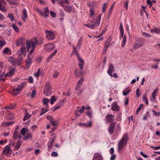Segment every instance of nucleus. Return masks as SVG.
<instances>
[{
    "instance_id": "f3484780",
    "label": "nucleus",
    "mask_w": 160,
    "mask_h": 160,
    "mask_svg": "<svg viewBox=\"0 0 160 160\" xmlns=\"http://www.w3.org/2000/svg\"><path fill=\"white\" fill-rule=\"evenodd\" d=\"M28 18V14L27 11L25 8L23 9L22 18L23 21L25 22Z\"/></svg>"
},
{
    "instance_id": "bf43d9fd",
    "label": "nucleus",
    "mask_w": 160,
    "mask_h": 160,
    "mask_svg": "<svg viewBox=\"0 0 160 160\" xmlns=\"http://www.w3.org/2000/svg\"><path fill=\"white\" fill-rule=\"evenodd\" d=\"M10 51V49L8 48H5L3 51V53L5 54H8Z\"/></svg>"
},
{
    "instance_id": "5fc2aeb1",
    "label": "nucleus",
    "mask_w": 160,
    "mask_h": 160,
    "mask_svg": "<svg viewBox=\"0 0 160 160\" xmlns=\"http://www.w3.org/2000/svg\"><path fill=\"white\" fill-rule=\"evenodd\" d=\"M15 105V104H13L12 105H10L9 106H6L4 108L8 109H12L14 108Z\"/></svg>"
},
{
    "instance_id": "b1692460",
    "label": "nucleus",
    "mask_w": 160,
    "mask_h": 160,
    "mask_svg": "<svg viewBox=\"0 0 160 160\" xmlns=\"http://www.w3.org/2000/svg\"><path fill=\"white\" fill-rule=\"evenodd\" d=\"M28 130V128H23L21 130L20 133L22 135L24 136L26 132H27Z\"/></svg>"
},
{
    "instance_id": "0e129e2a",
    "label": "nucleus",
    "mask_w": 160,
    "mask_h": 160,
    "mask_svg": "<svg viewBox=\"0 0 160 160\" xmlns=\"http://www.w3.org/2000/svg\"><path fill=\"white\" fill-rule=\"evenodd\" d=\"M86 114L90 118H91L92 117V113L91 112H90L89 111H88L86 113Z\"/></svg>"
},
{
    "instance_id": "680f3d73",
    "label": "nucleus",
    "mask_w": 160,
    "mask_h": 160,
    "mask_svg": "<svg viewBox=\"0 0 160 160\" xmlns=\"http://www.w3.org/2000/svg\"><path fill=\"white\" fill-rule=\"evenodd\" d=\"M59 75V73L57 71H55L53 74V77L54 78H57Z\"/></svg>"
},
{
    "instance_id": "412c9836",
    "label": "nucleus",
    "mask_w": 160,
    "mask_h": 160,
    "mask_svg": "<svg viewBox=\"0 0 160 160\" xmlns=\"http://www.w3.org/2000/svg\"><path fill=\"white\" fill-rule=\"evenodd\" d=\"M78 59L79 61L78 66H79L81 70H82L83 68L84 61L80 57H79L78 56Z\"/></svg>"
},
{
    "instance_id": "c03bdc74",
    "label": "nucleus",
    "mask_w": 160,
    "mask_h": 160,
    "mask_svg": "<svg viewBox=\"0 0 160 160\" xmlns=\"http://www.w3.org/2000/svg\"><path fill=\"white\" fill-rule=\"evenodd\" d=\"M26 84V82H22L21 85H18V87L22 90L23 88H24V86Z\"/></svg>"
},
{
    "instance_id": "79ce46f5",
    "label": "nucleus",
    "mask_w": 160,
    "mask_h": 160,
    "mask_svg": "<svg viewBox=\"0 0 160 160\" xmlns=\"http://www.w3.org/2000/svg\"><path fill=\"white\" fill-rule=\"evenodd\" d=\"M35 48H32L31 50L30 51L29 54H28L27 57H31V58H33V55H32V53H33V52L34 51Z\"/></svg>"
},
{
    "instance_id": "2eb2a0df",
    "label": "nucleus",
    "mask_w": 160,
    "mask_h": 160,
    "mask_svg": "<svg viewBox=\"0 0 160 160\" xmlns=\"http://www.w3.org/2000/svg\"><path fill=\"white\" fill-rule=\"evenodd\" d=\"M15 72V68L11 69L5 75V77H11L14 74Z\"/></svg>"
},
{
    "instance_id": "9b49d317",
    "label": "nucleus",
    "mask_w": 160,
    "mask_h": 160,
    "mask_svg": "<svg viewBox=\"0 0 160 160\" xmlns=\"http://www.w3.org/2000/svg\"><path fill=\"white\" fill-rule=\"evenodd\" d=\"M115 127V124L114 123H111L108 128V130L109 133L110 135L113 134Z\"/></svg>"
},
{
    "instance_id": "6e6d98bb",
    "label": "nucleus",
    "mask_w": 160,
    "mask_h": 160,
    "mask_svg": "<svg viewBox=\"0 0 160 160\" xmlns=\"http://www.w3.org/2000/svg\"><path fill=\"white\" fill-rule=\"evenodd\" d=\"M47 118L51 122L52 120H54V118L51 115H48L47 117Z\"/></svg>"
},
{
    "instance_id": "3c124183",
    "label": "nucleus",
    "mask_w": 160,
    "mask_h": 160,
    "mask_svg": "<svg viewBox=\"0 0 160 160\" xmlns=\"http://www.w3.org/2000/svg\"><path fill=\"white\" fill-rule=\"evenodd\" d=\"M82 41V38H81L78 41V43L77 45L76 48H78L79 49H80V47L81 45V42Z\"/></svg>"
},
{
    "instance_id": "c9c22d12",
    "label": "nucleus",
    "mask_w": 160,
    "mask_h": 160,
    "mask_svg": "<svg viewBox=\"0 0 160 160\" xmlns=\"http://www.w3.org/2000/svg\"><path fill=\"white\" fill-rule=\"evenodd\" d=\"M57 52V49H56L54 52L53 53H52L48 57V60H49L51 59L55 55V54Z\"/></svg>"
},
{
    "instance_id": "a19ab883",
    "label": "nucleus",
    "mask_w": 160,
    "mask_h": 160,
    "mask_svg": "<svg viewBox=\"0 0 160 160\" xmlns=\"http://www.w3.org/2000/svg\"><path fill=\"white\" fill-rule=\"evenodd\" d=\"M49 110V109L48 108H46L45 109L44 108H42V109L41 112L40 113V115L41 116L43 115L44 113H45L46 112L48 111Z\"/></svg>"
},
{
    "instance_id": "69168bd1",
    "label": "nucleus",
    "mask_w": 160,
    "mask_h": 160,
    "mask_svg": "<svg viewBox=\"0 0 160 160\" xmlns=\"http://www.w3.org/2000/svg\"><path fill=\"white\" fill-rule=\"evenodd\" d=\"M28 82L29 83H32L33 82V80L32 76H30L28 78Z\"/></svg>"
},
{
    "instance_id": "5701e85b",
    "label": "nucleus",
    "mask_w": 160,
    "mask_h": 160,
    "mask_svg": "<svg viewBox=\"0 0 160 160\" xmlns=\"http://www.w3.org/2000/svg\"><path fill=\"white\" fill-rule=\"evenodd\" d=\"M21 91V90L18 86L17 88L13 89L12 94L13 95H16L19 94Z\"/></svg>"
},
{
    "instance_id": "58836bf2",
    "label": "nucleus",
    "mask_w": 160,
    "mask_h": 160,
    "mask_svg": "<svg viewBox=\"0 0 160 160\" xmlns=\"http://www.w3.org/2000/svg\"><path fill=\"white\" fill-rule=\"evenodd\" d=\"M6 44V42L4 40H0V48H2Z\"/></svg>"
},
{
    "instance_id": "cd10ccee",
    "label": "nucleus",
    "mask_w": 160,
    "mask_h": 160,
    "mask_svg": "<svg viewBox=\"0 0 160 160\" xmlns=\"http://www.w3.org/2000/svg\"><path fill=\"white\" fill-rule=\"evenodd\" d=\"M126 36L125 35L124 36L122 39L121 44V46L122 48H123L125 46L126 44Z\"/></svg>"
},
{
    "instance_id": "774afa93",
    "label": "nucleus",
    "mask_w": 160,
    "mask_h": 160,
    "mask_svg": "<svg viewBox=\"0 0 160 160\" xmlns=\"http://www.w3.org/2000/svg\"><path fill=\"white\" fill-rule=\"evenodd\" d=\"M37 128V125H35L32 126L30 128L32 129V130L34 131V130L36 129Z\"/></svg>"
},
{
    "instance_id": "37998d69",
    "label": "nucleus",
    "mask_w": 160,
    "mask_h": 160,
    "mask_svg": "<svg viewBox=\"0 0 160 160\" xmlns=\"http://www.w3.org/2000/svg\"><path fill=\"white\" fill-rule=\"evenodd\" d=\"M73 51L72 52V53H75V54H76L78 58V56L79 57H80V56L79 55V54L78 53V51L76 50V48H76V47H75L74 46L73 47Z\"/></svg>"
},
{
    "instance_id": "f03ea898",
    "label": "nucleus",
    "mask_w": 160,
    "mask_h": 160,
    "mask_svg": "<svg viewBox=\"0 0 160 160\" xmlns=\"http://www.w3.org/2000/svg\"><path fill=\"white\" fill-rule=\"evenodd\" d=\"M36 38H35L30 40H27L26 42L27 49L28 51L30 48H35L36 46Z\"/></svg>"
},
{
    "instance_id": "20e7f679",
    "label": "nucleus",
    "mask_w": 160,
    "mask_h": 160,
    "mask_svg": "<svg viewBox=\"0 0 160 160\" xmlns=\"http://www.w3.org/2000/svg\"><path fill=\"white\" fill-rule=\"evenodd\" d=\"M102 15V14L101 13H100L98 16L97 18L96 19L95 21V20L94 19H93L92 21V24H91V28L93 29L99 25Z\"/></svg>"
},
{
    "instance_id": "052dcab7",
    "label": "nucleus",
    "mask_w": 160,
    "mask_h": 160,
    "mask_svg": "<svg viewBox=\"0 0 160 160\" xmlns=\"http://www.w3.org/2000/svg\"><path fill=\"white\" fill-rule=\"evenodd\" d=\"M37 11L38 12L40 15L44 17H45V14L44 12L43 11H41L39 9H38Z\"/></svg>"
},
{
    "instance_id": "338daca9",
    "label": "nucleus",
    "mask_w": 160,
    "mask_h": 160,
    "mask_svg": "<svg viewBox=\"0 0 160 160\" xmlns=\"http://www.w3.org/2000/svg\"><path fill=\"white\" fill-rule=\"evenodd\" d=\"M16 45L17 46L19 45L20 44H21L22 43V40L21 39H18L16 42Z\"/></svg>"
},
{
    "instance_id": "f704fd0d",
    "label": "nucleus",
    "mask_w": 160,
    "mask_h": 160,
    "mask_svg": "<svg viewBox=\"0 0 160 160\" xmlns=\"http://www.w3.org/2000/svg\"><path fill=\"white\" fill-rule=\"evenodd\" d=\"M19 134L18 132H14L13 135V139L14 140H16L18 138V136Z\"/></svg>"
},
{
    "instance_id": "4c0bfd02",
    "label": "nucleus",
    "mask_w": 160,
    "mask_h": 160,
    "mask_svg": "<svg viewBox=\"0 0 160 160\" xmlns=\"http://www.w3.org/2000/svg\"><path fill=\"white\" fill-rule=\"evenodd\" d=\"M143 105L142 104H141L138 108L137 111H136V113L137 114H138V112L140 111L141 109L143 108Z\"/></svg>"
},
{
    "instance_id": "09e8293b",
    "label": "nucleus",
    "mask_w": 160,
    "mask_h": 160,
    "mask_svg": "<svg viewBox=\"0 0 160 160\" xmlns=\"http://www.w3.org/2000/svg\"><path fill=\"white\" fill-rule=\"evenodd\" d=\"M82 124L83 126L84 127H89L91 126V122L89 121L87 123H83Z\"/></svg>"
},
{
    "instance_id": "a18cd8bd",
    "label": "nucleus",
    "mask_w": 160,
    "mask_h": 160,
    "mask_svg": "<svg viewBox=\"0 0 160 160\" xmlns=\"http://www.w3.org/2000/svg\"><path fill=\"white\" fill-rule=\"evenodd\" d=\"M26 84V82H22L21 85H18V87L22 90L23 88H24V86Z\"/></svg>"
},
{
    "instance_id": "7c9ffc66",
    "label": "nucleus",
    "mask_w": 160,
    "mask_h": 160,
    "mask_svg": "<svg viewBox=\"0 0 160 160\" xmlns=\"http://www.w3.org/2000/svg\"><path fill=\"white\" fill-rule=\"evenodd\" d=\"M7 18H9L12 21H13L15 19L14 15L12 13H9L7 16Z\"/></svg>"
},
{
    "instance_id": "4be33fe9",
    "label": "nucleus",
    "mask_w": 160,
    "mask_h": 160,
    "mask_svg": "<svg viewBox=\"0 0 160 160\" xmlns=\"http://www.w3.org/2000/svg\"><path fill=\"white\" fill-rule=\"evenodd\" d=\"M32 134L31 132L28 133L26 136H24L23 138L24 140H27L28 139H32Z\"/></svg>"
},
{
    "instance_id": "e433bc0d",
    "label": "nucleus",
    "mask_w": 160,
    "mask_h": 160,
    "mask_svg": "<svg viewBox=\"0 0 160 160\" xmlns=\"http://www.w3.org/2000/svg\"><path fill=\"white\" fill-rule=\"evenodd\" d=\"M131 91V89H128V90H127V89H125L123 91V95L124 96H126L129 92H130Z\"/></svg>"
},
{
    "instance_id": "49530a36",
    "label": "nucleus",
    "mask_w": 160,
    "mask_h": 160,
    "mask_svg": "<svg viewBox=\"0 0 160 160\" xmlns=\"http://www.w3.org/2000/svg\"><path fill=\"white\" fill-rule=\"evenodd\" d=\"M107 6V4L106 3H105L102 5V12L103 13H104L105 12Z\"/></svg>"
},
{
    "instance_id": "72a5a7b5",
    "label": "nucleus",
    "mask_w": 160,
    "mask_h": 160,
    "mask_svg": "<svg viewBox=\"0 0 160 160\" xmlns=\"http://www.w3.org/2000/svg\"><path fill=\"white\" fill-rule=\"evenodd\" d=\"M21 145V141H18L17 142L16 145L15 146V149H18L20 148Z\"/></svg>"
},
{
    "instance_id": "bb28decb",
    "label": "nucleus",
    "mask_w": 160,
    "mask_h": 160,
    "mask_svg": "<svg viewBox=\"0 0 160 160\" xmlns=\"http://www.w3.org/2000/svg\"><path fill=\"white\" fill-rule=\"evenodd\" d=\"M150 31L152 32H154L156 33L160 34V28H154V29H151Z\"/></svg>"
},
{
    "instance_id": "ddd939ff",
    "label": "nucleus",
    "mask_w": 160,
    "mask_h": 160,
    "mask_svg": "<svg viewBox=\"0 0 160 160\" xmlns=\"http://www.w3.org/2000/svg\"><path fill=\"white\" fill-rule=\"evenodd\" d=\"M32 58L27 57V59L25 61L27 68L29 69L32 62Z\"/></svg>"
},
{
    "instance_id": "ea45409f",
    "label": "nucleus",
    "mask_w": 160,
    "mask_h": 160,
    "mask_svg": "<svg viewBox=\"0 0 160 160\" xmlns=\"http://www.w3.org/2000/svg\"><path fill=\"white\" fill-rule=\"evenodd\" d=\"M12 26L16 32H19V29L15 24L12 23Z\"/></svg>"
},
{
    "instance_id": "e2e57ef3",
    "label": "nucleus",
    "mask_w": 160,
    "mask_h": 160,
    "mask_svg": "<svg viewBox=\"0 0 160 160\" xmlns=\"http://www.w3.org/2000/svg\"><path fill=\"white\" fill-rule=\"evenodd\" d=\"M43 42V41L41 39L39 41H38L36 39V45H41L42 44Z\"/></svg>"
},
{
    "instance_id": "f8f14e48",
    "label": "nucleus",
    "mask_w": 160,
    "mask_h": 160,
    "mask_svg": "<svg viewBox=\"0 0 160 160\" xmlns=\"http://www.w3.org/2000/svg\"><path fill=\"white\" fill-rule=\"evenodd\" d=\"M84 79L83 77H82L80 80L78 82L76 88H75V90L76 91H77L79 90L81 87V86L82 84V83L84 81Z\"/></svg>"
},
{
    "instance_id": "6e6552de",
    "label": "nucleus",
    "mask_w": 160,
    "mask_h": 160,
    "mask_svg": "<svg viewBox=\"0 0 160 160\" xmlns=\"http://www.w3.org/2000/svg\"><path fill=\"white\" fill-rule=\"evenodd\" d=\"M46 36L47 38L50 40H52L55 39V34L54 32L50 30L45 31Z\"/></svg>"
},
{
    "instance_id": "473e14b6",
    "label": "nucleus",
    "mask_w": 160,
    "mask_h": 160,
    "mask_svg": "<svg viewBox=\"0 0 160 160\" xmlns=\"http://www.w3.org/2000/svg\"><path fill=\"white\" fill-rule=\"evenodd\" d=\"M44 94L46 96H49L51 95L52 92L51 90H44Z\"/></svg>"
},
{
    "instance_id": "864d4df0",
    "label": "nucleus",
    "mask_w": 160,
    "mask_h": 160,
    "mask_svg": "<svg viewBox=\"0 0 160 160\" xmlns=\"http://www.w3.org/2000/svg\"><path fill=\"white\" fill-rule=\"evenodd\" d=\"M30 114H28V113H27L24 116L23 120L24 121H26L28 119L30 118Z\"/></svg>"
},
{
    "instance_id": "a211bd4d",
    "label": "nucleus",
    "mask_w": 160,
    "mask_h": 160,
    "mask_svg": "<svg viewBox=\"0 0 160 160\" xmlns=\"http://www.w3.org/2000/svg\"><path fill=\"white\" fill-rule=\"evenodd\" d=\"M23 58L21 56H18L17 58H15V64L20 65L21 64Z\"/></svg>"
},
{
    "instance_id": "de8ad7c7",
    "label": "nucleus",
    "mask_w": 160,
    "mask_h": 160,
    "mask_svg": "<svg viewBox=\"0 0 160 160\" xmlns=\"http://www.w3.org/2000/svg\"><path fill=\"white\" fill-rule=\"evenodd\" d=\"M56 100V98H55L54 96H52L50 101V103L51 105H52L55 102Z\"/></svg>"
},
{
    "instance_id": "39448f33",
    "label": "nucleus",
    "mask_w": 160,
    "mask_h": 160,
    "mask_svg": "<svg viewBox=\"0 0 160 160\" xmlns=\"http://www.w3.org/2000/svg\"><path fill=\"white\" fill-rule=\"evenodd\" d=\"M145 40L143 38L139 39L137 41L135 44L133 46L134 49L139 48L140 47H142L145 43Z\"/></svg>"
},
{
    "instance_id": "c85d7f7f",
    "label": "nucleus",
    "mask_w": 160,
    "mask_h": 160,
    "mask_svg": "<svg viewBox=\"0 0 160 160\" xmlns=\"http://www.w3.org/2000/svg\"><path fill=\"white\" fill-rule=\"evenodd\" d=\"M43 103L44 105L47 107L48 105V103L49 102V100L46 98H43L42 100Z\"/></svg>"
},
{
    "instance_id": "13d9d810",
    "label": "nucleus",
    "mask_w": 160,
    "mask_h": 160,
    "mask_svg": "<svg viewBox=\"0 0 160 160\" xmlns=\"http://www.w3.org/2000/svg\"><path fill=\"white\" fill-rule=\"evenodd\" d=\"M0 10L4 12L7 11V9L6 7L4 6H2V5L0 7Z\"/></svg>"
},
{
    "instance_id": "8fccbe9b",
    "label": "nucleus",
    "mask_w": 160,
    "mask_h": 160,
    "mask_svg": "<svg viewBox=\"0 0 160 160\" xmlns=\"http://www.w3.org/2000/svg\"><path fill=\"white\" fill-rule=\"evenodd\" d=\"M90 17L91 18L94 15L95 13L94 9L92 8H91L90 10Z\"/></svg>"
},
{
    "instance_id": "a878e982",
    "label": "nucleus",
    "mask_w": 160,
    "mask_h": 160,
    "mask_svg": "<svg viewBox=\"0 0 160 160\" xmlns=\"http://www.w3.org/2000/svg\"><path fill=\"white\" fill-rule=\"evenodd\" d=\"M13 123V122H3L1 124V126L3 127L8 126L11 125Z\"/></svg>"
},
{
    "instance_id": "7ed1b4c3",
    "label": "nucleus",
    "mask_w": 160,
    "mask_h": 160,
    "mask_svg": "<svg viewBox=\"0 0 160 160\" xmlns=\"http://www.w3.org/2000/svg\"><path fill=\"white\" fill-rule=\"evenodd\" d=\"M115 71L114 66L112 63H110L108 65V68L107 71L108 75L111 77H114L115 78H118V76L117 74L114 73L113 75L112 72Z\"/></svg>"
},
{
    "instance_id": "393cba45",
    "label": "nucleus",
    "mask_w": 160,
    "mask_h": 160,
    "mask_svg": "<svg viewBox=\"0 0 160 160\" xmlns=\"http://www.w3.org/2000/svg\"><path fill=\"white\" fill-rule=\"evenodd\" d=\"M142 99L143 101L145 102L146 105H148V101L147 97V94L146 93L143 95Z\"/></svg>"
},
{
    "instance_id": "0eeeda50",
    "label": "nucleus",
    "mask_w": 160,
    "mask_h": 160,
    "mask_svg": "<svg viewBox=\"0 0 160 160\" xmlns=\"http://www.w3.org/2000/svg\"><path fill=\"white\" fill-rule=\"evenodd\" d=\"M55 48V45L52 43H47L44 45L43 48L44 50L47 52H49L53 49Z\"/></svg>"
},
{
    "instance_id": "603ef678",
    "label": "nucleus",
    "mask_w": 160,
    "mask_h": 160,
    "mask_svg": "<svg viewBox=\"0 0 160 160\" xmlns=\"http://www.w3.org/2000/svg\"><path fill=\"white\" fill-rule=\"evenodd\" d=\"M9 61L13 64H15V58L11 57L9 59Z\"/></svg>"
},
{
    "instance_id": "423d86ee",
    "label": "nucleus",
    "mask_w": 160,
    "mask_h": 160,
    "mask_svg": "<svg viewBox=\"0 0 160 160\" xmlns=\"http://www.w3.org/2000/svg\"><path fill=\"white\" fill-rule=\"evenodd\" d=\"M11 145L8 144L6 146L2 151V154L9 156L12 154V150L10 149Z\"/></svg>"
},
{
    "instance_id": "6ab92c4d",
    "label": "nucleus",
    "mask_w": 160,
    "mask_h": 160,
    "mask_svg": "<svg viewBox=\"0 0 160 160\" xmlns=\"http://www.w3.org/2000/svg\"><path fill=\"white\" fill-rule=\"evenodd\" d=\"M119 30L120 31L119 39L122 38L124 35V30L122 24L121 23L119 26Z\"/></svg>"
},
{
    "instance_id": "c756f323",
    "label": "nucleus",
    "mask_w": 160,
    "mask_h": 160,
    "mask_svg": "<svg viewBox=\"0 0 160 160\" xmlns=\"http://www.w3.org/2000/svg\"><path fill=\"white\" fill-rule=\"evenodd\" d=\"M50 90V85L49 83L46 82L44 87V90Z\"/></svg>"
},
{
    "instance_id": "4d7b16f0",
    "label": "nucleus",
    "mask_w": 160,
    "mask_h": 160,
    "mask_svg": "<svg viewBox=\"0 0 160 160\" xmlns=\"http://www.w3.org/2000/svg\"><path fill=\"white\" fill-rule=\"evenodd\" d=\"M52 144H51L49 142L48 143V151H50L52 149Z\"/></svg>"
},
{
    "instance_id": "f257e3e1",
    "label": "nucleus",
    "mask_w": 160,
    "mask_h": 160,
    "mask_svg": "<svg viewBox=\"0 0 160 160\" xmlns=\"http://www.w3.org/2000/svg\"><path fill=\"white\" fill-rule=\"evenodd\" d=\"M128 139V134L124 133L118 143V151L119 152H120L124 149V147L127 145Z\"/></svg>"
},
{
    "instance_id": "1a4fd4ad",
    "label": "nucleus",
    "mask_w": 160,
    "mask_h": 160,
    "mask_svg": "<svg viewBox=\"0 0 160 160\" xmlns=\"http://www.w3.org/2000/svg\"><path fill=\"white\" fill-rule=\"evenodd\" d=\"M59 3L60 6L63 8L64 10L66 12H70L72 10V7L69 6H65V3H63L62 1L59 2Z\"/></svg>"
},
{
    "instance_id": "9d476101",
    "label": "nucleus",
    "mask_w": 160,
    "mask_h": 160,
    "mask_svg": "<svg viewBox=\"0 0 160 160\" xmlns=\"http://www.w3.org/2000/svg\"><path fill=\"white\" fill-rule=\"evenodd\" d=\"M105 119L106 123L112 122L114 121V115L108 114L106 116Z\"/></svg>"
},
{
    "instance_id": "2f4dec72",
    "label": "nucleus",
    "mask_w": 160,
    "mask_h": 160,
    "mask_svg": "<svg viewBox=\"0 0 160 160\" xmlns=\"http://www.w3.org/2000/svg\"><path fill=\"white\" fill-rule=\"evenodd\" d=\"M44 12H45V17L46 18H47L49 14V11L48 8V7H45L44 8Z\"/></svg>"
},
{
    "instance_id": "dca6fc26",
    "label": "nucleus",
    "mask_w": 160,
    "mask_h": 160,
    "mask_svg": "<svg viewBox=\"0 0 160 160\" xmlns=\"http://www.w3.org/2000/svg\"><path fill=\"white\" fill-rule=\"evenodd\" d=\"M102 157L101 154L98 153L94 154L92 160H102Z\"/></svg>"
},
{
    "instance_id": "aec40b11",
    "label": "nucleus",
    "mask_w": 160,
    "mask_h": 160,
    "mask_svg": "<svg viewBox=\"0 0 160 160\" xmlns=\"http://www.w3.org/2000/svg\"><path fill=\"white\" fill-rule=\"evenodd\" d=\"M64 100H62L61 101H60L59 102L55 105V108L54 110L59 109L63 105V102Z\"/></svg>"
},
{
    "instance_id": "4468645a",
    "label": "nucleus",
    "mask_w": 160,
    "mask_h": 160,
    "mask_svg": "<svg viewBox=\"0 0 160 160\" xmlns=\"http://www.w3.org/2000/svg\"><path fill=\"white\" fill-rule=\"evenodd\" d=\"M111 108L113 110L115 111H119L120 109V107L118 105L116 102H115L112 103Z\"/></svg>"
}]
</instances>
